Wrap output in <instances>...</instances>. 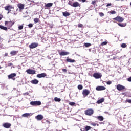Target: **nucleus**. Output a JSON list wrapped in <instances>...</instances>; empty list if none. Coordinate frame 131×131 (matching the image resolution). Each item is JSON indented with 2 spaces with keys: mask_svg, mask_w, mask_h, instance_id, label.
Returning <instances> with one entry per match:
<instances>
[{
  "mask_svg": "<svg viewBox=\"0 0 131 131\" xmlns=\"http://www.w3.org/2000/svg\"><path fill=\"white\" fill-rule=\"evenodd\" d=\"M38 47V43L33 42L29 45L30 49H35V48H37Z\"/></svg>",
  "mask_w": 131,
  "mask_h": 131,
  "instance_id": "nucleus-6",
  "label": "nucleus"
},
{
  "mask_svg": "<svg viewBox=\"0 0 131 131\" xmlns=\"http://www.w3.org/2000/svg\"><path fill=\"white\" fill-rule=\"evenodd\" d=\"M99 123H100V124H104V123H103V122H100Z\"/></svg>",
  "mask_w": 131,
  "mask_h": 131,
  "instance_id": "nucleus-58",
  "label": "nucleus"
},
{
  "mask_svg": "<svg viewBox=\"0 0 131 131\" xmlns=\"http://www.w3.org/2000/svg\"><path fill=\"white\" fill-rule=\"evenodd\" d=\"M118 25H119V26H120V27H125V26H126V23H124V24L118 23Z\"/></svg>",
  "mask_w": 131,
  "mask_h": 131,
  "instance_id": "nucleus-26",
  "label": "nucleus"
},
{
  "mask_svg": "<svg viewBox=\"0 0 131 131\" xmlns=\"http://www.w3.org/2000/svg\"><path fill=\"white\" fill-rule=\"evenodd\" d=\"M83 25L82 24H79L78 25V27H82Z\"/></svg>",
  "mask_w": 131,
  "mask_h": 131,
  "instance_id": "nucleus-52",
  "label": "nucleus"
},
{
  "mask_svg": "<svg viewBox=\"0 0 131 131\" xmlns=\"http://www.w3.org/2000/svg\"><path fill=\"white\" fill-rule=\"evenodd\" d=\"M53 6V3H45V8H51V7Z\"/></svg>",
  "mask_w": 131,
  "mask_h": 131,
  "instance_id": "nucleus-18",
  "label": "nucleus"
},
{
  "mask_svg": "<svg viewBox=\"0 0 131 131\" xmlns=\"http://www.w3.org/2000/svg\"><path fill=\"white\" fill-rule=\"evenodd\" d=\"M125 103H131V99H126L125 101Z\"/></svg>",
  "mask_w": 131,
  "mask_h": 131,
  "instance_id": "nucleus-41",
  "label": "nucleus"
},
{
  "mask_svg": "<svg viewBox=\"0 0 131 131\" xmlns=\"http://www.w3.org/2000/svg\"><path fill=\"white\" fill-rule=\"evenodd\" d=\"M29 95V92H26L25 93H23L24 96H28Z\"/></svg>",
  "mask_w": 131,
  "mask_h": 131,
  "instance_id": "nucleus-43",
  "label": "nucleus"
},
{
  "mask_svg": "<svg viewBox=\"0 0 131 131\" xmlns=\"http://www.w3.org/2000/svg\"><path fill=\"white\" fill-rule=\"evenodd\" d=\"M127 81H129V82H131V77L127 78Z\"/></svg>",
  "mask_w": 131,
  "mask_h": 131,
  "instance_id": "nucleus-46",
  "label": "nucleus"
},
{
  "mask_svg": "<svg viewBox=\"0 0 131 131\" xmlns=\"http://www.w3.org/2000/svg\"><path fill=\"white\" fill-rule=\"evenodd\" d=\"M13 9H14V7H12L11 5H8L5 7V10H6V11H8L7 12L8 14H10V13H11V10Z\"/></svg>",
  "mask_w": 131,
  "mask_h": 131,
  "instance_id": "nucleus-3",
  "label": "nucleus"
},
{
  "mask_svg": "<svg viewBox=\"0 0 131 131\" xmlns=\"http://www.w3.org/2000/svg\"><path fill=\"white\" fill-rule=\"evenodd\" d=\"M91 128H92V127H91V126H86L85 127V131H89Z\"/></svg>",
  "mask_w": 131,
  "mask_h": 131,
  "instance_id": "nucleus-30",
  "label": "nucleus"
},
{
  "mask_svg": "<svg viewBox=\"0 0 131 131\" xmlns=\"http://www.w3.org/2000/svg\"><path fill=\"white\" fill-rule=\"evenodd\" d=\"M90 90L88 89L83 90L82 92V95H83V98H85V97H87V96H89V94H90Z\"/></svg>",
  "mask_w": 131,
  "mask_h": 131,
  "instance_id": "nucleus-5",
  "label": "nucleus"
},
{
  "mask_svg": "<svg viewBox=\"0 0 131 131\" xmlns=\"http://www.w3.org/2000/svg\"><path fill=\"white\" fill-rule=\"evenodd\" d=\"M96 125H97V126H99V124H96Z\"/></svg>",
  "mask_w": 131,
  "mask_h": 131,
  "instance_id": "nucleus-62",
  "label": "nucleus"
},
{
  "mask_svg": "<svg viewBox=\"0 0 131 131\" xmlns=\"http://www.w3.org/2000/svg\"><path fill=\"white\" fill-rule=\"evenodd\" d=\"M46 122H47V123H48V124H50V121H49V120H46Z\"/></svg>",
  "mask_w": 131,
  "mask_h": 131,
  "instance_id": "nucleus-54",
  "label": "nucleus"
},
{
  "mask_svg": "<svg viewBox=\"0 0 131 131\" xmlns=\"http://www.w3.org/2000/svg\"><path fill=\"white\" fill-rule=\"evenodd\" d=\"M10 55H11V56H15V55H17V51H12L10 52Z\"/></svg>",
  "mask_w": 131,
  "mask_h": 131,
  "instance_id": "nucleus-25",
  "label": "nucleus"
},
{
  "mask_svg": "<svg viewBox=\"0 0 131 131\" xmlns=\"http://www.w3.org/2000/svg\"><path fill=\"white\" fill-rule=\"evenodd\" d=\"M11 123H5L3 124V127H5V128H10L11 127Z\"/></svg>",
  "mask_w": 131,
  "mask_h": 131,
  "instance_id": "nucleus-11",
  "label": "nucleus"
},
{
  "mask_svg": "<svg viewBox=\"0 0 131 131\" xmlns=\"http://www.w3.org/2000/svg\"><path fill=\"white\" fill-rule=\"evenodd\" d=\"M110 14H112V15H114L115 14H116V11L114 10H112L110 11Z\"/></svg>",
  "mask_w": 131,
  "mask_h": 131,
  "instance_id": "nucleus-36",
  "label": "nucleus"
},
{
  "mask_svg": "<svg viewBox=\"0 0 131 131\" xmlns=\"http://www.w3.org/2000/svg\"><path fill=\"white\" fill-rule=\"evenodd\" d=\"M54 101L55 102H61V99H60V98H59L58 97H55Z\"/></svg>",
  "mask_w": 131,
  "mask_h": 131,
  "instance_id": "nucleus-29",
  "label": "nucleus"
},
{
  "mask_svg": "<svg viewBox=\"0 0 131 131\" xmlns=\"http://www.w3.org/2000/svg\"><path fill=\"white\" fill-rule=\"evenodd\" d=\"M30 105H32V106H40L41 105V102L39 101H31Z\"/></svg>",
  "mask_w": 131,
  "mask_h": 131,
  "instance_id": "nucleus-1",
  "label": "nucleus"
},
{
  "mask_svg": "<svg viewBox=\"0 0 131 131\" xmlns=\"http://www.w3.org/2000/svg\"><path fill=\"white\" fill-rule=\"evenodd\" d=\"M84 46L86 48H89V47H91L92 44L91 43H85Z\"/></svg>",
  "mask_w": 131,
  "mask_h": 131,
  "instance_id": "nucleus-31",
  "label": "nucleus"
},
{
  "mask_svg": "<svg viewBox=\"0 0 131 131\" xmlns=\"http://www.w3.org/2000/svg\"><path fill=\"white\" fill-rule=\"evenodd\" d=\"M99 15L100 17H104V13H103V12H100L99 13Z\"/></svg>",
  "mask_w": 131,
  "mask_h": 131,
  "instance_id": "nucleus-44",
  "label": "nucleus"
},
{
  "mask_svg": "<svg viewBox=\"0 0 131 131\" xmlns=\"http://www.w3.org/2000/svg\"><path fill=\"white\" fill-rule=\"evenodd\" d=\"M66 61H67V62H68L69 63H75V60L71 59V58H67Z\"/></svg>",
  "mask_w": 131,
  "mask_h": 131,
  "instance_id": "nucleus-19",
  "label": "nucleus"
},
{
  "mask_svg": "<svg viewBox=\"0 0 131 131\" xmlns=\"http://www.w3.org/2000/svg\"><path fill=\"white\" fill-rule=\"evenodd\" d=\"M42 131H48L47 130L42 129Z\"/></svg>",
  "mask_w": 131,
  "mask_h": 131,
  "instance_id": "nucleus-59",
  "label": "nucleus"
},
{
  "mask_svg": "<svg viewBox=\"0 0 131 131\" xmlns=\"http://www.w3.org/2000/svg\"><path fill=\"white\" fill-rule=\"evenodd\" d=\"M80 130H81V131H85V129H84V128H81V129H80Z\"/></svg>",
  "mask_w": 131,
  "mask_h": 131,
  "instance_id": "nucleus-53",
  "label": "nucleus"
},
{
  "mask_svg": "<svg viewBox=\"0 0 131 131\" xmlns=\"http://www.w3.org/2000/svg\"><path fill=\"white\" fill-rule=\"evenodd\" d=\"M107 43H108V42L107 41H104L102 43V46H106V45H107Z\"/></svg>",
  "mask_w": 131,
  "mask_h": 131,
  "instance_id": "nucleus-40",
  "label": "nucleus"
},
{
  "mask_svg": "<svg viewBox=\"0 0 131 131\" xmlns=\"http://www.w3.org/2000/svg\"><path fill=\"white\" fill-rule=\"evenodd\" d=\"M93 77H95V78L99 79L102 77V75L99 73H96L93 74Z\"/></svg>",
  "mask_w": 131,
  "mask_h": 131,
  "instance_id": "nucleus-9",
  "label": "nucleus"
},
{
  "mask_svg": "<svg viewBox=\"0 0 131 131\" xmlns=\"http://www.w3.org/2000/svg\"><path fill=\"white\" fill-rule=\"evenodd\" d=\"M0 29L3 30H8V28L7 27H5L0 25Z\"/></svg>",
  "mask_w": 131,
  "mask_h": 131,
  "instance_id": "nucleus-27",
  "label": "nucleus"
},
{
  "mask_svg": "<svg viewBox=\"0 0 131 131\" xmlns=\"http://www.w3.org/2000/svg\"><path fill=\"white\" fill-rule=\"evenodd\" d=\"M69 105H70V106H74V105H75V103L74 102H71L69 103Z\"/></svg>",
  "mask_w": 131,
  "mask_h": 131,
  "instance_id": "nucleus-37",
  "label": "nucleus"
},
{
  "mask_svg": "<svg viewBox=\"0 0 131 131\" xmlns=\"http://www.w3.org/2000/svg\"><path fill=\"white\" fill-rule=\"evenodd\" d=\"M3 47H4V45L0 43V49H2V48H3Z\"/></svg>",
  "mask_w": 131,
  "mask_h": 131,
  "instance_id": "nucleus-51",
  "label": "nucleus"
},
{
  "mask_svg": "<svg viewBox=\"0 0 131 131\" xmlns=\"http://www.w3.org/2000/svg\"><path fill=\"white\" fill-rule=\"evenodd\" d=\"M34 22H35V23H38V22H39V19L37 18H34Z\"/></svg>",
  "mask_w": 131,
  "mask_h": 131,
  "instance_id": "nucleus-34",
  "label": "nucleus"
},
{
  "mask_svg": "<svg viewBox=\"0 0 131 131\" xmlns=\"http://www.w3.org/2000/svg\"><path fill=\"white\" fill-rule=\"evenodd\" d=\"M95 4H96V1H92V5H95Z\"/></svg>",
  "mask_w": 131,
  "mask_h": 131,
  "instance_id": "nucleus-50",
  "label": "nucleus"
},
{
  "mask_svg": "<svg viewBox=\"0 0 131 131\" xmlns=\"http://www.w3.org/2000/svg\"><path fill=\"white\" fill-rule=\"evenodd\" d=\"M73 7L74 8H77V7H80V5L79 4V3L75 2L73 3Z\"/></svg>",
  "mask_w": 131,
  "mask_h": 131,
  "instance_id": "nucleus-16",
  "label": "nucleus"
},
{
  "mask_svg": "<svg viewBox=\"0 0 131 131\" xmlns=\"http://www.w3.org/2000/svg\"><path fill=\"white\" fill-rule=\"evenodd\" d=\"M18 8L20 9V10H24V5L22 4H19L18 5Z\"/></svg>",
  "mask_w": 131,
  "mask_h": 131,
  "instance_id": "nucleus-24",
  "label": "nucleus"
},
{
  "mask_svg": "<svg viewBox=\"0 0 131 131\" xmlns=\"http://www.w3.org/2000/svg\"><path fill=\"white\" fill-rule=\"evenodd\" d=\"M46 76H47V74H46L45 73L38 74L37 75V77L38 78H42V77H46Z\"/></svg>",
  "mask_w": 131,
  "mask_h": 131,
  "instance_id": "nucleus-12",
  "label": "nucleus"
},
{
  "mask_svg": "<svg viewBox=\"0 0 131 131\" xmlns=\"http://www.w3.org/2000/svg\"><path fill=\"white\" fill-rule=\"evenodd\" d=\"M6 24H9V26H13L15 24V22L5 21V25H6Z\"/></svg>",
  "mask_w": 131,
  "mask_h": 131,
  "instance_id": "nucleus-20",
  "label": "nucleus"
},
{
  "mask_svg": "<svg viewBox=\"0 0 131 131\" xmlns=\"http://www.w3.org/2000/svg\"><path fill=\"white\" fill-rule=\"evenodd\" d=\"M8 66H9V67L13 66V63H8Z\"/></svg>",
  "mask_w": 131,
  "mask_h": 131,
  "instance_id": "nucleus-49",
  "label": "nucleus"
},
{
  "mask_svg": "<svg viewBox=\"0 0 131 131\" xmlns=\"http://www.w3.org/2000/svg\"><path fill=\"white\" fill-rule=\"evenodd\" d=\"M124 89H125V87L122 85H120V84H118L117 85V90H118V91H122V90H124Z\"/></svg>",
  "mask_w": 131,
  "mask_h": 131,
  "instance_id": "nucleus-8",
  "label": "nucleus"
},
{
  "mask_svg": "<svg viewBox=\"0 0 131 131\" xmlns=\"http://www.w3.org/2000/svg\"><path fill=\"white\" fill-rule=\"evenodd\" d=\"M62 70L63 72H67V70L66 69H63Z\"/></svg>",
  "mask_w": 131,
  "mask_h": 131,
  "instance_id": "nucleus-47",
  "label": "nucleus"
},
{
  "mask_svg": "<svg viewBox=\"0 0 131 131\" xmlns=\"http://www.w3.org/2000/svg\"><path fill=\"white\" fill-rule=\"evenodd\" d=\"M129 97H131V95H130Z\"/></svg>",
  "mask_w": 131,
  "mask_h": 131,
  "instance_id": "nucleus-64",
  "label": "nucleus"
},
{
  "mask_svg": "<svg viewBox=\"0 0 131 131\" xmlns=\"http://www.w3.org/2000/svg\"><path fill=\"white\" fill-rule=\"evenodd\" d=\"M96 91H104L106 90V88L103 86H98L96 88Z\"/></svg>",
  "mask_w": 131,
  "mask_h": 131,
  "instance_id": "nucleus-10",
  "label": "nucleus"
},
{
  "mask_svg": "<svg viewBox=\"0 0 131 131\" xmlns=\"http://www.w3.org/2000/svg\"><path fill=\"white\" fill-rule=\"evenodd\" d=\"M27 17V15H25V16H23V18H26Z\"/></svg>",
  "mask_w": 131,
  "mask_h": 131,
  "instance_id": "nucleus-57",
  "label": "nucleus"
},
{
  "mask_svg": "<svg viewBox=\"0 0 131 131\" xmlns=\"http://www.w3.org/2000/svg\"><path fill=\"white\" fill-rule=\"evenodd\" d=\"M17 74L16 73H12L8 76V79H12V78H14L15 76H16Z\"/></svg>",
  "mask_w": 131,
  "mask_h": 131,
  "instance_id": "nucleus-14",
  "label": "nucleus"
},
{
  "mask_svg": "<svg viewBox=\"0 0 131 131\" xmlns=\"http://www.w3.org/2000/svg\"><path fill=\"white\" fill-rule=\"evenodd\" d=\"M26 72L28 73V74H35L36 73L35 70H33L30 69L27 70Z\"/></svg>",
  "mask_w": 131,
  "mask_h": 131,
  "instance_id": "nucleus-7",
  "label": "nucleus"
},
{
  "mask_svg": "<svg viewBox=\"0 0 131 131\" xmlns=\"http://www.w3.org/2000/svg\"><path fill=\"white\" fill-rule=\"evenodd\" d=\"M38 82L39 81L36 79H34V80L31 81V83H32V84H37Z\"/></svg>",
  "mask_w": 131,
  "mask_h": 131,
  "instance_id": "nucleus-17",
  "label": "nucleus"
},
{
  "mask_svg": "<svg viewBox=\"0 0 131 131\" xmlns=\"http://www.w3.org/2000/svg\"><path fill=\"white\" fill-rule=\"evenodd\" d=\"M121 48H126V47H127V45H126L124 43H123L121 44Z\"/></svg>",
  "mask_w": 131,
  "mask_h": 131,
  "instance_id": "nucleus-33",
  "label": "nucleus"
},
{
  "mask_svg": "<svg viewBox=\"0 0 131 131\" xmlns=\"http://www.w3.org/2000/svg\"><path fill=\"white\" fill-rule=\"evenodd\" d=\"M104 101H105V99H104V98H102L101 99L98 100L97 101V104H102V103H103V102H104Z\"/></svg>",
  "mask_w": 131,
  "mask_h": 131,
  "instance_id": "nucleus-21",
  "label": "nucleus"
},
{
  "mask_svg": "<svg viewBox=\"0 0 131 131\" xmlns=\"http://www.w3.org/2000/svg\"><path fill=\"white\" fill-rule=\"evenodd\" d=\"M111 83H112L111 81H108L106 82V84H108V85H110V84H111Z\"/></svg>",
  "mask_w": 131,
  "mask_h": 131,
  "instance_id": "nucleus-45",
  "label": "nucleus"
},
{
  "mask_svg": "<svg viewBox=\"0 0 131 131\" xmlns=\"http://www.w3.org/2000/svg\"><path fill=\"white\" fill-rule=\"evenodd\" d=\"M29 28H32V27H33V25L32 24H29L28 25Z\"/></svg>",
  "mask_w": 131,
  "mask_h": 131,
  "instance_id": "nucleus-39",
  "label": "nucleus"
},
{
  "mask_svg": "<svg viewBox=\"0 0 131 131\" xmlns=\"http://www.w3.org/2000/svg\"><path fill=\"white\" fill-rule=\"evenodd\" d=\"M110 6H112V4L111 3H108L107 5H106V7H109Z\"/></svg>",
  "mask_w": 131,
  "mask_h": 131,
  "instance_id": "nucleus-48",
  "label": "nucleus"
},
{
  "mask_svg": "<svg viewBox=\"0 0 131 131\" xmlns=\"http://www.w3.org/2000/svg\"><path fill=\"white\" fill-rule=\"evenodd\" d=\"M2 39H3V38H2L0 37V40H2Z\"/></svg>",
  "mask_w": 131,
  "mask_h": 131,
  "instance_id": "nucleus-60",
  "label": "nucleus"
},
{
  "mask_svg": "<svg viewBox=\"0 0 131 131\" xmlns=\"http://www.w3.org/2000/svg\"><path fill=\"white\" fill-rule=\"evenodd\" d=\"M15 78H13V80H15Z\"/></svg>",
  "mask_w": 131,
  "mask_h": 131,
  "instance_id": "nucleus-63",
  "label": "nucleus"
},
{
  "mask_svg": "<svg viewBox=\"0 0 131 131\" xmlns=\"http://www.w3.org/2000/svg\"><path fill=\"white\" fill-rule=\"evenodd\" d=\"M85 114L89 116L92 115V114H94V110L92 108L88 109L85 111Z\"/></svg>",
  "mask_w": 131,
  "mask_h": 131,
  "instance_id": "nucleus-2",
  "label": "nucleus"
},
{
  "mask_svg": "<svg viewBox=\"0 0 131 131\" xmlns=\"http://www.w3.org/2000/svg\"><path fill=\"white\" fill-rule=\"evenodd\" d=\"M68 5H70V6H71V7H73V3H72V2L69 1L68 3Z\"/></svg>",
  "mask_w": 131,
  "mask_h": 131,
  "instance_id": "nucleus-38",
  "label": "nucleus"
},
{
  "mask_svg": "<svg viewBox=\"0 0 131 131\" xmlns=\"http://www.w3.org/2000/svg\"><path fill=\"white\" fill-rule=\"evenodd\" d=\"M60 56H67V55H69V52L62 51L61 52L59 53Z\"/></svg>",
  "mask_w": 131,
  "mask_h": 131,
  "instance_id": "nucleus-15",
  "label": "nucleus"
},
{
  "mask_svg": "<svg viewBox=\"0 0 131 131\" xmlns=\"http://www.w3.org/2000/svg\"><path fill=\"white\" fill-rule=\"evenodd\" d=\"M23 25H24V24H23L22 25L18 26V29L19 30H22V29H23V27H24Z\"/></svg>",
  "mask_w": 131,
  "mask_h": 131,
  "instance_id": "nucleus-32",
  "label": "nucleus"
},
{
  "mask_svg": "<svg viewBox=\"0 0 131 131\" xmlns=\"http://www.w3.org/2000/svg\"><path fill=\"white\" fill-rule=\"evenodd\" d=\"M78 90H82L83 89V86H82V85H78Z\"/></svg>",
  "mask_w": 131,
  "mask_h": 131,
  "instance_id": "nucleus-35",
  "label": "nucleus"
},
{
  "mask_svg": "<svg viewBox=\"0 0 131 131\" xmlns=\"http://www.w3.org/2000/svg\"><path fill=\"white\" fill-rule=\"evenodd\" d=\"M113 20L117 22H123L124 19H123L121 16H117L116 17L114 18Z\"/></svg>",
  "mask_w": 131,
  "mask_h": 131,
  "instance_id": "nucleus-4",
  "label": "nucleus"
},
{
  "mask_svg": "<svg viewBox=\"0 0 131 131\" xmlns=\"http://www.w3.org/2000/svg\"><path fill=\"white\" fill-rule=\"evenodd\" d=\"M37 120H42L43 119V116L42 115H38L35 117Z\"/></svg>",
  "mask_w": 131,
  "mask_h": 131,
  "instance_id": "nucleus-13",
  "label": "nucleus"
},
{
  "mask_svg": "<svg viewBox=\"0 0 131 131\" xmlns=\"http://www.w3.org/2000/svg\"><path fill=\"white\" fill-rule=\"evenodd\" d=\"M62 15L64 16V17H68L69 16H70V13L66 11L63 12Z\"/></svg>",
  "mask_w": 131,
  "mask_h": 131,
  "instance_id": "nucleus-22",
  "label": "nucleus"
},
{
  "mask_svg": "<svg viewBox=\"0 0 131 131\" xmlns=\"http://www.w3.org/2000/svg\"><path fill=\"white\" fill-rule=\"evenodd\" d=\"M81 2H82V3H85V1L86 0H81Z\"/></svg>",
  "mask_w": 131,
  "mask_h": 131,
  "instance_id": "nucleus-56",
  "label": "nucleus"
},
{
  "mask_svg": "<svg viewBox=\"0 0 131 131\" xmlns=\"http://www.w3.org/2000/svg\"><path fill=\"white\" fill-rule=\"evenodd\" d=\"M99 121H103L104 120V117L102 116H99L97 117H96Z\"/></svg>",
  "mask_w": 131,
  "mask_h": 131,
  "instance_id": "nucleus-23",
  "label": "nucleus"
},
{
  "mask_svg": "<svg viewBox=\"0 0 131 131\" xmlns=\"http://www.w3.org/2000/svg\"><path fill=\"white\" fill-rule=\"evenodd\" d=\"M28 116H30V114L29 113H25L22 115L23 117H28Z\"/></svg>",
  "mask_w": 131,
  "mask_h": 131,
  "instance_id": "nucleus-28",
  "label": "nucleus"
},
{
  "mask_svg": "<svg viewBox=\"0 0 131 131\" xmlns=\"http://www.w3.org/2000/svg\"><path fill=\"white\" fill-rule=\"evenodd\" d=\"M7 56H8V53H6L5 54V57H7Z\"/></svg>",
  "mask_w": 131,
  "mask_h": 131,
  "instance_id": "nucleus-55",
  "label": "nucleus"
},
{
  "mask_svg": "<svg viewBox=\"0 0 131 131\" xmlns=\"http://www.w3.org/2000/svg\"><path fill=\"white\" fill-rule=\"evenodd\" d=\"M91 125L93 126H96V125H97V123L93 122L91 123Z\"/></svg>",
  "mask_w": 131,
  "mask_h": 131,
  "instance_id": "nucleus-42",
  "label": "nucleus"
},
{
  "mask_svg": "<svg viewBox=\"0 0 131 131\" xmlns=\"http://www.w3.org/2000/svg\"><path fill=\"white\" fill-rule=\"evenodd\" d=\"M113 59H116V57H113Z\"/></svg>",
  "mask_w": 131,
  "mask_h": 131,
  "instance_id": "nucleus-61",
  "label": "nucleus"
}]
</instances>
